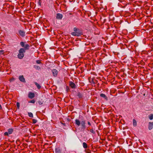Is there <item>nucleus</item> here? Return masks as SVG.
<instances>
[{"label": "nucleus", "mask_w": 153, "mask_h": 153, "mask_svg": "<svg viewBox=\"0 0 153 153\" xmlns=\"http://www.w3.org/2000/svg\"><path fill=\"white\" fill-rule=\"evenodd\" d=\"M88 124L89 126H91V124L89 122H88Z\"/></svg>", "instance_id": "nucleus-30"}, {"label": "nucleus", "mask_w": 153, "mask_h": 153, "mask_svg": "<svg viewBox=\"0 0 153 153\" xmlns=\"http://www.w3.org/2000/svg\"><path fill=\"white\" fill-rule=\"evenodd\" d=\"M70 85L72 88H75L76 87V85L74 83L72 82H70L69 83Z\"/></svg>", "instance_id": "nucleus-8"}, {"label": "nucleus", "mask_w": 153, "mask_h": 153, "mask_svg": "<svg viewBox=\"0 0 153 153\" xmlns=\"http://www.w3.org/2000/svg\"><path fill=\"white\" fill-rule=\"evenodd\" d=\"M4 53V51H0V54H2Z\"/></svg>", "instance_id": "nucleus-28"}, {"label": "nucleus", "mask_w": 153, "mask_h": 153, "mask_svg": "<svg viewBox=\"0 0 153 153\" xmlns=\"http://www.w3.org/2000/svg\"><path fill=\"white\" fill-rule=\"evenodd\" d=\"M28 114L29 117H33V114L31 112H28Z\"/></svg>", "instance_id": "nucleus-20"}, {"label": "nucleus", "mask_w": 153, "mask_h": 153, "mask_svg": "<svg viewBox=\"0 0 153 153\" xmlns=\"http://www.w3.org/2000/svg\"><path fill=\"white\" fill-rule=\"evenodd\" d=\"M81 125L82 128H85V121L82 120L81 122Z\"/></svg>", "instance_id": "nucleus-9"}, {"label": "nucleus", "mask_w": 153, "mask_h": 153, "mask_svg": "<svg viewBox=\"0 0 153 153\" xmlns=\"http://www.w3.org/2000/svg\"><path fill=\"white\" fill-rule=\"evenodd\" d=\"M153 127V125L152 123H149V130H151Z\"/></svg>", "instance_id": "nucleus-12"}, {"label": "nucleus", "mask_w": 153, "mask_h": 153, "mask_svg": "<svg viewBox=\"0 0 153 153\" xmlns=\"http://www.w3.org/2000/svg\"><path fill=\"white\" fill-rule=\"evenodd\" d=\"M19 79L22 82H25V79L23 76H20L19 77Z\"/></svg>", "instance_id": "nucleus-7"}, {"label": "nucleus", "mask_w": 153, "mask_h": 153, "mask_svg": "<svg viewBox=\"0 0 153 153\" xmlns=\"http://www.w3.org/2000/svg\"><path fill=\"white\" fill-rule=\"evenodd\" d=\"M100 96L102 97H103L106 100H108V98L106 96V95L103 94H100Z\"/></svg>", "instance_id": "nucleus-11"}, {"label": "nucleus", "mask_w": 153, "mask_h": 153, "mask_svg": "<svg viewBox=\"0 0 153 153\" xmlns=\"http://www.w3.org/2000/svg\"><path fill=\"white\" fill-rule=\"evenodd\" d=\"M35 101L34 100H31L29 101L28 102L29 103H35Z\"/></svg>", "instance_id": "nucleus-21"}, {"label": "nucleus", "mask_w": 153, "mask_h": 153, "mask_svg": "<svg viewBox=\"0 0 153 153\" xmlns=\"http://www.w3.org/2000/svg\"><path fill=\"white\" fill-rule=\"evenodd\" d=\"M74 32L71 33V34L73 36H79L82 34L79 30L76 27L74 28Z\"/></svg>", "instance_id": "nucleus-1"}, {"label": "nucleus", "mask_w": 153, "mask_h": 153, "mask_svg": "<svg viewBox=\"0 0 153 153\" xmlns=\"http://www.w3.org/2000/svg\"><path fill=\"white\" fill-rule=\"evenodd\" d=\"M90 131L93 133H94V131L93 130V129H91L90 130Z\"/></svg>", "instance_id": "nucleus-29"}, {"label": "nucleus", "mask_w": 153, "mask_h": 153, "mask_svg": "<svg viewBox=\"0 0 153 153\" xmlns=\"http://www.w3.org/2000/svg\"><path fill=\"white\" fill-rule=\"evenodd\" d=\"M20 45L21 46H22V47H24V46H25L24 43L23 42H20Z\"/></svg>", "instance_id": "nucleus-22"}, {"label": "nucleus", "mask_w": 153, "mask_h": 153, "mask_svg": "<svg viewBox=\"0 0 153 153\" xmlns=\"http://www.w3.org/2000/svg\"><path fill=\"white\" fill-rule=\"evenodd\" d=\"M63 17L62 14L59 13H58L56 14V18L57 19H61Z\"/></svg>", "instance_id": "nucleus-6"}, {"label": "nucleus", "mask_w": 153, "mask_h": 153, "mask_svg": "<svg viewBox=\"0 0 153 153\" xmlns=\"http://www.w3.org/2000/svg\"><path fill=\"white\" fill-rule=\"evenodd\" d=\"M1 108H2V107H1V104H0V109H1Z\"/></svg>", "instance_id": "nucleus-31"}, {"label": "nucleus", "mask_w": 153, "mask_h": 153, "mask_svg": "<svg viewBox=\"0 0 153 153\" xmlns=\"http://www.w3.org/2000/svg\"><path fill=\"white\" fill-rule=\"evenodd\" d=\"M15 80V79L14 78H12L10 79V82H13Z\"/></svg>", "instance_id": "nucleus-23"}, {"label": "nucleus", "mask_w": 153, "mask_h": 153, "mask_svg": "<svg viewBox=\"0 0 153 153\" xmlns=\"http://www.w3.org/2000/svg\"><path fill=\"white\" fill-rule=\"evenodd\" d=\"M13 132V129L12 128H9L8 129V133L9 134H11Z\"/></svg>", "instance_id": "nucleus-13"}, {"label": "nucleus", "mask_w": 153, "mask_h": 153, "mask_svg": "<svg viewBox=\"0 0 153 153\" xmlns=\"http://www.w3.org/2000/svg\"><path fill=\"white\" fill-rule=\"evenodd\" d=\"M83 146L84 148L86 149L87 147V145L86 143L84 142L83 143Z\"/></svg>", "instance_id": "nucleus-16"}, {"label": "nucleus", "mask_w": 153, "mask_h": 153, "mask_svg": "<svg viewBox=\"0 0 153 153\" xmlns=\"http://www.w3.org/2000/svg\"><path fill=\"white\" fill-rule=\"evenodd\" d=\"M9 134L8 132H5L4 133V135H5V136H8Z\"/></svg>", "instance_id": "nucleus-26"}, {"label": "nucleus", "mask_w": 153, "mask_h": 153, "mask_svg": "<svg viewBox=\"0 0 153 153\" xmlns=\"http://www.w3.org/2000/svg\"><path fill=\"white\" fill-rule=\"evenodd\" d=\"M39 103L40 104H42V103H41V102H39Z\"/></svg>", "instance_id": "nucleus-32"}, {"label": "nucleus", "mask_w": 153, "mask_h": 153, "mask_svg": "<svg viewBox=\"0 0 153 153\" xmlns=\"http://www.w3.org/2000/svg\"><path fill=\"white\" fill-rule=\"evenodd\" d=\"M24 47L26 49H28L29 47V45L28 44H27L25 45V46H24Z\"/></svg>", "instance_id": "nucleus-15"}, {"label": "nucleus", "mask_w": 153, "mask_h": 153, "mask_svg": "<svg viewBox=\"0 0 153 153\" xmlns=\"http://www.w3.org/2000/svg\"><path fill=\"white\" fill-rule=\"evenodd\" d=\"M28 97L30 99H32L35 97V94L34 93L30 92L28 94Z\"/></svg>", "instance_id": "nucleus-4"}, {"label": "nucleus", "mask_w": 153, "mask_h": 153, "mask_svg": "<svg viewBox=\"0 0 153 153\" xmlns=\"http://www.w3.org/2000/svg\"><path fill=\"white\" fill-rule=\"evenodd\" d=\"M16 105L17 106V107L18 108H19V107H20V104L18 102H17L16 103Z\"/></svg>", "instance_id": "nucleus-25"}, {"label": "nucleus", "mask_w": 153, "mask_h": 153, "mask_svg": "<svg viewBox=\"0 0 153 153\" xmlns=\"http://www.w3.org/2000/svg\"><path fill=\"white\" fill-rule=\"evenodd\" d=\"M149 118L150 120H152L153 119V114H151L149 116Z\"/></svg>", "instance_id": "nucleus-19"}, {"label": "nucleus", "mask_w": 153, "mask_h": 153, "mask_svg": "<svg viewBox=\"0 0 153 153\" xmlns=\"http://www.w3.org/2000/svg\"><path fill=\"white\" fill-rule=\"evenodd\" d=\"M35 85H36L38 89H39L41 88V86L40 85L37 83L35 82Z\"/></svg>", "instance_id": "nucleus-17"}, {"label": "nucleus", "mask_w": 153, "mask_h": 153, "mask_svg": "<svg viewBox=\"0 0 153 153\" xmlns=\"http://www.w3.org/2000/svg\"><path fill=\"white\" fill-rule=\"evenodd\" d=\"M137 123L136 121V120L135 119H133V125L134 126H137Z\"/></svg>", "instance_id": "nucleus-14"}, {"label": "nucleus", "mask_w": 153, "mask_h": 153, "mask_svg": "<svg viewBox=\"0 0 153 153\" xmlns=\"http://www.w3.org/2000/svg\"><path fill=\"white\" fill-rule=\"evenodd\" d=\"M36 62L37 63L39 64L41 63L40 61V60H37L36 61Z\"/></svg>", "instance_id": "nucleus-27"}, {"label": "nucleus", "mask_w": 153, "mask_h": 153, "mask_svg": "<svg viewBox=\"0 0 153 153\" xmlns=\"http://www.w3.org/2000/svg\"><path fill=\"white\" fill-rule=\"evenodd\" d=\"M37 120L35 119H33V123H36L37 122Z\"/></svg>", "instance_id": "nucleus-24"}, {"label": "nucleus", "mask_w": 153, "mask_h": 153, "mask_svg": "<svg viewBox=\"0 0 153 153\" xmlns=\"http://www.w3.org/2000/svg\"><path fill=\"white\" fill-rule=\"evenodd\" d=\"M34 68L37 70H39L40 69V68L39 66L37 65H34Z\"/></svg>", "instance_id": "nucleus-18"}, {"label": "nucleus", "mask_w": 153, "mask_h": 153, "mask_svg": "<svg viewBox=\"0 0 153 153\" xmlns=\"http://www.w3.org/2000/svg\"><path fill=\"white\" fill-rule=\"evenodd\" d=\"M52 72L53 76L55 77L57 76L58 73V71L56 69H53L52 70Z\"/></svg>", "instance_id": "nucleus-3"}, {"label": "nucleus", "mask_w": 153, "mask_h": 153, "mask_svg": "<svg viewBox=\"0 0 153 153\" xmlns=\"http://www.w3.org/2000/svg\"><path fill=\"white\" fill-rule=\"evenodd\" d=\"M75 124L78 126H79L80 125V122L78 119H76L75 120Z\"/></svg>", "instance_id": "nucleus-10"}, {"label": "nucleus", "mask_w": 153, "mask_h": 153, "mask_svg": "<svg viewBox=\"0 0 153 153\" xmlns=\"http://www.w3.org/2000/svg\"><path fill=\"white\" fill-rule=\"evenodd\" d=\"M19 33L20 36L23 37L25 35V32L23 30H20L19 31Z\"/></svg>", "instance_id": "nucleus-5"}, {"label": "nucleus", "mask_w": 153, "mask_h": 153, "mask_svg": "<svg viewBox=\"0 0 153 153\" xmlns=\"http://www.w3.org/2000/svg\"><path fill=\"white\" fill-rule=\"evenodd\" d=\"M25 52V49L23 48H21L19 51V53L18 55V58L20 59H22L24 56V53Z\"/></svg>", "instance_id": "nucleus-2"}]
</instances>
